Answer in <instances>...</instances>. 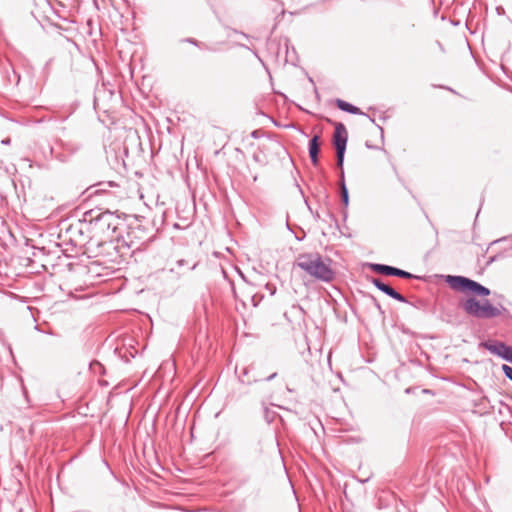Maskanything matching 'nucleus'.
Instances as JSON below:
<instances>
[{
  "mask_svg": "<svg viewBox=\"0 0 512 512\" xmlns=\"http://www.w3.org/2000/svg\"><path fill=\"white\" fill-rule=\"evenodd\" d=\"M480 346L502 359L506 358L511 349L510 346L501 341H484L480 343Z\"/></svg>",
  "mask_w": 512,
  "mask_h": 512,
  "instance_id": "8",
  "label": "nucleus"
},
{
  "mask_svg": "<svg viewBox=\"0 0 512 512\" xmlns=\"http://www.w3.org/2000/svg\"><path fill=\"white\" fill-rule=\"evenodd\" d=\"M504 360L507 361V362L512 363V347L509 350V352H508V354H507V356H506V358Z\"/></svg>",
  "mask_w": 512,
  "mask_h": 512,
  "instance_id": "19",
  "label": "nucleus"
},
{
  "mask_svg": "<svg viewBox=\"0 0 512 512\" xmlns=\"http://www.w3.org/2000/svg\"><path fill=\"white\" fill-rule=\"evenodd\" d=\"M502 371L504 373V375L510 380L512 381V367H510L509 365L507 364H503L502 365Z\"/></svg>",
  "mask_w": 512,
  "mask_h": 512,
  "instance_id": "16",
  "label": "nucleus"
},
{
  "mask_svg": "<svg viewBox=\"0 0 512 512\" xmlns=\"http://www.w3.org/2000/svg\"><path fill=\"white\" fill-rule=\"evenodd\" d=\"M58 144H59L60 148L64 152H67L70 156L76 154L81 149V144L79 142H77V141H72V140L63 141V140H59Z\"/></svg>",
  "mask_w": 512,
  "mask_h": 512,
  "instance_id": "11",
  "label": "nucleus"
},
{
  "mask_svg": "<svg viewBox=\"0 0 512 512\" xmlns=\"http://www.w3.org/2000/svg\"><path fill=\"white\" fill-rule=\"evenodd\" d=\"M335 130L333 134V144L336 149L337 166L342 169L346 145L348 141V132L345 125L341 122L334 123Z\"/></svg>",
  "mask_w": 512,
  "mask_h": 512,
  "instance_id": "6",
  "label": "nucleus"
},
{
  "mask_svg": "<svg viewBox=\"0 0 512 512\" xmlns=\"http://www.w3.org/2000/svg\"><path fill=\"white\" fill-rule=\"evenodd\" d=\"M446 282L452 289L460 292H472L482 297L489 296L491 293L487 287L464 276L449 275L446 278Z\"/></svg>",
  "mask_w": 512,
  "mask_h": 512,
  "instance_id": "4",
  "label": "nucleus"
},
{
  "mask_svg": "<svg viewBox=\"0 0 512 512\" xmlns=\"http://www.w3.org/2000/svg\"><path fill=\"white\" fill-rule=\"evenodd\" d=\"M90 223L93 229V236L88 241L90 247H101L114 239L118 240L117 232L123 226L121 219L110 211L100 213Z\"/></svg>",
  "mask_w": 512,
  "mask_h": 512,
  "instance_id": "1",
  "label": "nucleus"
},
{
  "mask_svg": "<svg viewBox=\"0 0 512 512\" xmlns=\"http://www.w3.org/2000/svg\"><path fill=\"white\" fill-rule=\"evenodd\" d=\"M185 263H186V261L184 259H180V260L177 261V265L179 267L183 266Z\"/></svg>",
  "mask_w": 512,
  "mask_h": 512,
  "instance_id": "22",
  "label": "nucleus"
},
{
  "mask_svg": "<svg viewBox=\"0 0 512 512\" xmlns=\"http://www.w3.org/2000/svg\"><path fill=\"white\" fill-rule=\"evenodd\" d=\"M461 308L468 314L477 319H492L502 314L504 307L495 306L489 300L480 301L475 297H469L460 303Z\"/></svg>",
  "mask_w": 512,
  "mask_h": 512,
  "instance_id": "3",
  "label": "nucleus"
},
{
  "mask_svg": "<svg viewBox=\"0 0 512 512\" xmlns=\"http://www.w3.org/2000/svg\"><path fill=\"white\" fill-rule=\"evenodd\" d=\"M371 282L377 289H379L380 291H382L389 297H391L399 302H402V303L408 302L407 299L403 295H401L395 289L390 287L388 284L384 283L380 278H371Z\"/></svg>",
  "mask_w": 512,
  "mask_h": 512,
  "instance_id": "9",
  "label": "nucleus"
},
{
  "mask_svg": "<svg viewBox=\"0 0 512 512\" xmlns=\"http://www.w3.org/2000/svg\"><path fill=\"white\" fill-rule=\"evenodd\" d=\"M341 183H340V194H341V201L344 204V206H348L349 204V194L348 189L345 185L344 181V171L343 168L341 169Z\"/></svg>",
  "mask_w": 512,
  "mask_h": 512,
  "instance_id": "13",
  "label": "nucleus"
},
{
  "mask_svg": "<svg viewBox=\"0 0 512 512\" xmlns=\"http://www.w3.org/2000/svg\"><path fill=\"white\" fill-rule=\"evenodd\" d=\"M332 260L324 258L318 252L301 253L297 256L295 265L310 277L322 281L332 282L335 272L331 267Z\"/></svg>",
  "mask_w": 512,
  "mask_h": 512,
  "instance_id": "2",
  "label": "nucleus"
},
{
  "mask_svg": "<svg viewBox=\"0 0 512 512\" xmlns=\"http://www.w3.org/2000/svg\"><path fill=\"white\" fill-rule=\"evenodd\" d=\"M252 136H253V137H256V136H257V131H253V132H252Z\"/></svg>",
  "mask_w": 512,
  "mask_h": 512,
  "instance_id": "25",
  "label": "nucleus"
},
{
  "mask_svg": "<svg viewBox=\"0 0 512 512\" xmlns=\"http://www.w3.org/2000/svg\"><path fill=\"white\" fill-rule=\"evenodd\" d=\"M446 282L452 289L460 292H472L482 297L489 296L491 293L487 287L464 276L449 275L446 278Z\"/></svg>",
  "mask_w": 512,
  "mask_h": 512,
  "instance_id": "5",
  "label": "nucleus"
},
{
  "mask_svg": "<svg viewBox=\"0 0 512 512\" xmlns=\"http://www.w3.org/2000/svg\"><path fill=\"white\" fill-rule=\"evenodd\" d=\"M336 105L340 110L354 114V115H363L364 114L358 107H356L344 100H341V99L336 100Z\"/></svg>",
  "mask_w": 512,
  "mask_h": 512,
  "instance_id": "12",
  "label": "nucleus"
},
{
  "mask_svg": "<svg viewBox=\"0 0 512 512\" xmlns=\"http://www.w3.org/2000/svg\"><path fill=\"white\" fill-rule=\"evenodd\" d=\"M248 373H249V369L244 367L243 370H242V373L239 375V379L243 382V383H247V384H250L252 382H255L256 379H250L248 377Z\"/></svg>",
  "mask_w": 512,
  "mask_h": 512,
  "instance_id": "15",
  "label": "nucleus"
},
{
  "mask_svg": "<svg viewBox=\"0 0 512 512\" xmlns=\"http://www.w3.org/2000/svg\"><path fill=\"white\" fill-rule=\"evenodd\" d=\"M50 153L56 160L65 163L71 157L67 152H57L53 147H50Z\"/></svg>",
  "mask_w": 512,
  "mask_h": 512,
  "instance_id": "14",
  "label": "nucleus"
},
{
  "mask_svg": "<svg viewBox=\"0 0 512 512\" xmlns=\"http://www.w3.org/2000/svg\"><path fill=\"white\" fill-rule=\"evenodd\" d=\"M136 231L135 230H132L130 232H128V237L130 238L132 234H134Z\"/></svg>",
  "mask_w": 512,
  "mask_h": 512,
  "instance_id": "24",
  "label": "nucleus"
},
{
  "mask_svg": "<svg viewBox=\"0 0 512 512\" xmlns=\"http://www.w3.org/2000/svg\"><path fill=\"white\" fill-rule=\"evenodd\" d=\"M181 42H186V43H190L194 46H199V42L194 38H184L181 40Z\"/></svg>",
  "mask_w": 512,
  "mask_h": 512,
  "instance_id": "17",
  "label": "nucleus"
},
{
  "mask_svg": "<svg viewBox=\"0 0 512 512\" xmlns=\"http://www.w3.org/2000/svg\"><path fill=\"white\" fill-rule=\"evenodd\" d=\"M309 156L314 166L319 164L320 136L314 135L309 141Z\"/></svg>",
  "mask_w": 512,
  "mask_h": 512,
  "instance_id": "10",
  "label": "nucleus"
},
{
  "mask_svg": "<svg viewBox=\"0 0 512 512\" xmlns=\"http://www.w3.org/2000/svg\"><path fill=\"white\" fill-rule=\"evenodd\" d=\"M195 268H196V264H194V265L190 268V270H194Z\"/></svg>",
  "mask_w": 512,
  "mask_h": 512,
  "instance_id": "26",
  "label": "nucleus"
},
{
  "mask_svg": "<svg viewBox=\"0 0 512 512\" xmlns=\"http://www.w3.org/2000/svg\"><path fill=\"white\" fill-rule=\"evenodd\" d=\"M276 376H277V373H272L271 375H269V376L266 378V381H271V380H272V379H274Z\"/></svg>",
  "mask_w": 512,
  "mask_h": 512,
  "instance_id": "21",
  "label": "nucleus"
},
{
  "mask_svg": "<svg viewBox=\"0 0 512 512\" xmlns=\"http://www.w3.org/2000/svg\"><path fill=\"white\" fill-rule=\"evenodd\" d=\"M370 267L374 272L386 276H396L404 279H420V277L413 275L410 272L385 264H370Z\"/></svg>",
  "mask_w": 512,
  "mask_h": 512,
  "instance_id": "7",
  "label": "nucleus"
},
{
  "mask_svg": "<svg viewBox=\"0 0 512 512\" xmlns=\"http://www.w3.org/2000/svg\"><path fill=\"white\" fill-rule=\"evenodd\" d=\"M124 242L129 248L135 247V249H139V247H140V245H137L133 240H130L129 242H127V241H124Z\"/></svg>",
  "mask_w": 512,
  "mask_h": 512,
  "instance_id": "18",
  "label": "nucleus"
},
{
  "mask_svg": "<svg viewBox=\"0 0 512 512\" xmlns=\"http://www.w3.org/2000/svg\"><path fill=\"white\" fill-rule=\"evenodd\" d=\"M374 304H375V307L380 311V313L383 314L384 311L382 310L381 305L379 304V302L375 298H374Z\"/></svg>",
  "mask_w": 512,
  "mask_h": 512,
  "instance_id": "20",
  "label": "nucleus"
},
{
  "mask_svg": "<svg viewBox=\"0 0 512 512\" xmlns=\"http://www.w3.org/2000/svg\"><path fill=\"white\" fill-rule=\"evenodd\" d=\"M3 144H9L10 143V139H5L2 141Z\"/></svg>",
  "mask_w": 512,
  "mask_h": 512,
  "instance_id": "23",
  "label": "nucleus"
}]
</instances>
